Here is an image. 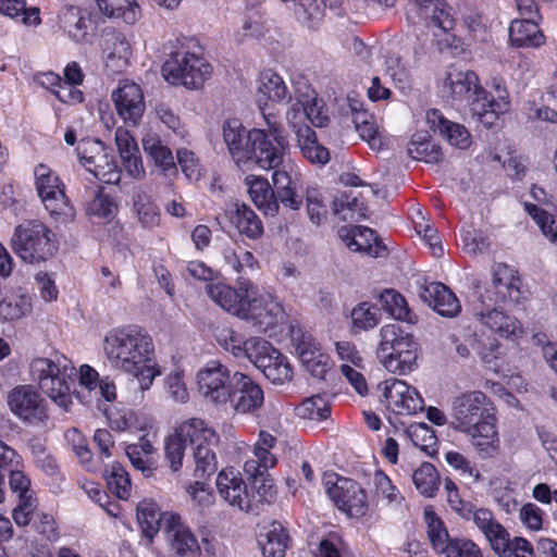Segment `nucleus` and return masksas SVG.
<instances>
[{"mask_svg":"<svg viewBox=\"0 0 557 557\" xmlns=\"http://www.w3.org/2000/svg\"><path fill=\"white\" fill-rule=\"evenodd\" d=\"M479 315L483 324L495 331L502 337L509 338L516 335L519 330L518 320L505 314L497 308H493L486 312L481 311Z\"/></svg>","mask_w":557,"mask_h":557,"instance_id":"49530a36","label":"nucleus"},{"mask_svg":"<svg viewBox=\"0 0 557 557\" xmlns=\"http://www.w3.org/2000/svg\"><path fill=\"white\" fill-rule=\"evenodd\" d=\"M350 317L356 332L374 329L380 321L379 309L367 301L358 304L351 310Z\"/></svg>","mask_w":557,"mask_h":557,"instance_id":"4d7b16f0","label":"nucleus"},{"mask_svg":"<svg viewBox=\"0 0 557 557\" xmlns=\"http://www.w3.org/2000/svg\"><path fill=\"white\" fill-rule=\"evenodd\" d=\"M296 413L301 419L321 421L329 418L331 407L324 397L313 395L304 399L302 403L296 407Z\"/></svg>","mask_w":557,"mask_h":557,"instance_id":"6e6d98bb","label":"nucleus"},{"mask_svg":"<svg viewBox=\"0 0 557 557\" xmlns=\"http://www.w3.org/2000/svg\"><path fill=\"white\" fill-rule=\"evenodd\" d=\"M231 209L230 219L238 232L250 239H258L263 234V225L256 212L245 203H235Z\"/></svg>","mask_w":557,"mask_h":557,"instance_id":"ea45409f","label":"nucleus"},{"mask_svg":"<svg viewBox=\"0 0 557 557\" xmlns=\"http://www.w3.org/2000/svg\"><path fill=\"white\" fill-rule=\"evenodd\" d=\"M60 23L64 30L76 42L89 41V28L92 25L89 13L77 7L65 8L60 16Z\"/></svg>","mask_w":557,"mask_h":557,"instance_id":"f704fd0d","label":"nucleus"},{"mask_svg":"<svg viewBox=\"0 0 557 557\" xmlns=\"http://www.w3.org/2000/svg\"><path fill=\"white\" fill-rule=\"evenodd\" d=\"M525 211L533 218L543 234L553 243L557 244V225L553 216L536 205L525 202Z\"/></svg>","mask_w":557,"mask_h":557,"instance_id":"052dcab7","label":"nucleus"},{"mask_svg":"<svg viewBox=\"0 0 557 557\" xmlns=\"http://www.w3.org/2000/svg\"><path fill=\"white\" fill-rule=\"evenodd\" d=\"M248 475L252 481V486L256 488V492L250 493V498H253L252 510H255L259 508V505L270 503L271 499L275 496L276 490L272 479H270V475L268 474V471L258 473L256 475Z\"/></svg>","mask_w":557,"mask_h":557,"instance_id":"13d9d810","label":"nucleus"},{"mask_svg":"<svg viewBox=\"0 0 557 557\" xmlns=\"http://www.w3.org/2000/svg\"><path fill=\"white\" fill-rule=\"evenodd\" d=\"M197 384L200 394L214 404L224 405L232 397V375L218 360L209 361L198 371Z\"/></svg>","mask_w":557,"mask_h":557,"instance_id":"2eb2a0df","label":"nucleus"},{"mask_svg":"<svg viewBox=\"0 0 557 557\" xmlns=\"http://www.w3.org/2000/svg\"><path fill=\"white\" fill-rule=\"evenodd\" d=\"M495 553L500 557H542V552H537V547L534 550L531 544L522 537L511 540L508 532L506 535L505 552Z\"/></svg>","mask_w":557,"mask_h":557,"instance_id":"e2e57ef3","label":"nucleus"},{"mask_svg":"<svg viewBox=\"0 0 557 557\" xmlns=\"http://www.w3.org/2000/svg\"><path fill=\"white\" fill-rule=\"evenodd\" d=\"M467 102L472 117L486 127L493 126L498 115L505 112L509 106V102L503 97H500L499 101L490 98L484 88H482V95H473Z\"/></svg>","mask_w":557,"mask_h":557,"instance_id":"7c9ffc66","label":"nucleus"},{"mask_svg":"<svg viewBox=\"0 0 557 557\" xmlns=\"http://www.w3.org/2000/svg\"><path fill=\"white\" fill-rule=\"evenodd\" d=\"M206 290L216 305L243 319L248 298L253 294V285L249 280L239 277L238 289L223 283H210Z\"/></svg>","mask_w":557,"mask_h":557,"instance_id":"aec40b11","label":"nucleus"},{"mask_svg":"<svg viewBox=\"0 0 557 557\" xmlns=\"http://www.w3.org/2000/svg\"><path fill=\"white\" fill-rule=\"evenodd\" d=\"M419 295L424 302L443 317L454 318L461 310L457 296L442 283L432 282L422 286Z\"/></svg>","mask_w":557,"mask_h":557,"instance_id":"a878e982","label":"nucleus"},{"mask_svg":"<svg viewBox=\"0 0 557 557\" xmlns=\"http://www.w3.org/2000/svg\"><path fill=\"white\" fill-rule=\"evenodd\" d=\"M326 492L335 506L348 517L360 518L367 513V493L358 482L348 478L327 480Z\"/></svg>","mask_w":557,"mask_h":557,"instance_id":"4468645a","label":"nucleus"},{"mask_svg":"<svg viewBox=\"0 0 557 557\" xmlns=\"http://www.w3.org/2000/svg\"><path fill=\"white\" fill-rule=\"evenodd\" d=\"M7 474L9 475L10 488L12 493L17 495L18 500L36 499L30 488V480L23 471L12 468Z\"/></svg>","mask_w":557,"mask_h":557,"instance_id":"338daca9","label":"nucleus"},{"mask_svg":"<svg viewBox=\"0 0 557 557\" xmlns=\"http://www.w3.org/2000/svg\"><path fill=\"white\" fill-rule=\"evenodd\" d=\"M246 350L248 360L272 383L284 384L292 380L293 370L287 358L268 341L251 337Z\"/></svg>","mask_w":557,"mask_h":557,"instance_id":"1a4fd4ad","label":"nucleus"},{"mask_svg":"<svg viewBox=\"0 0 557 557\" xmlns=\"http://www.w3.org/2000/svg\"><path fill=\"white\" fill-rule=\"evenodd\" d=\"M232 397L228 401L236 412L248 413L261 408L264 401L263 391L250 376L242 372L232 375Z\"/></svg>","mask_w":557,"mask_h":557,"instance_id":"4be33fe9","label":"nucleus"},{"mask_svg":"<svg viewBox=\"0 0 557 557\" xmlns=\"http://www.w3.org/2000/svg\"><path fill=\"white\" fill-rule=\"evenodd\" d=\"M111 99L117 115L126 124L138 125L146 109L144 92L138 84L128 79L121 81L112 91Z\"/></svg>","mask_w":557,"mask_h":557,"instance_id":"a211bd4d","label":"nucleus"},{"mask_svg":"<svg viewBox=\"0 0 557 557\" xmlns=\"http://www.w3.org/2000/svg\"><path fill=\"white\" fill-rule=\"evenodd\" d=\"M287 99L296 100L286 114L287 121L293 127L297 126L296 120L298 117H306L313 125L319 127L326 124L327 115L322 100L318 99L315 90L304 77H299L293 82V92H288Z\"/></svg>","mask_w":557,"mask_h":557,"instance_id":"9d476101","label":"nucleus"},{"mask_svg":"<svg viewBox=\"0 0 557 557\" xmlns=\"http://www.w3.org/2000/svg\"><path fill=\"white\" fill-rule=\"evenodd\" d=\"M12 413L30 425H45L49 420L46 400L33 385H18L7 396Z\"/></svg>","mask_w":557,"mask_h":557,"instance_id":"ddd939ff","label":"nucleus"},{"mask_svg":"<svg viewBox=\"0 0 557 557\" xmlns=\"http://www.w3.org/2000/svg\"><path fill=\"white\" fill-rule=\"evenodd\" d=\"M134 209L143 227L153 228L159 225L160 212L151 197L138 188L133 197Z\"/></svg>","mask_w":557,"mask_h":557,"instance_id":"de8ad7c7","label":"nucleus"},{"mask_svg":"<svg viewBox=\"0 0 557 557\" xmlns=\"http://www.w3.org/2000/svg\"><path fill=\"white\" fill-rule=\"evenodd\" d=\"M521 281L515 271L506 264H497L493 270L492 286L481 296V301L488 309L491 305L509 302L518 305L521 301Z\"/></svg>","mask_w":557,"mask_h":557,"instance_id":"f3484780","label":"nucleus"},{"mask_svg":"<svg viewBox=\"0 0 557 557\" xmlns=\"http://www.w3.org/2000/svg\"><path fill=\"white\" fill-rule=\"evenodd\" d=\"M219 442L215 431L201 419L193 418L183 422L165 443V458L172 471L182 467L187 445L191 447L195 460V475L203 479L213 474L218 469L214 448Z\"/></svg>","mask_w":557,"mask_h":557,"instance_id":"7ed1b4c3","label":"nucleus"},{"mask_svg":"<svg viewBox=\"0 0 557 557\" xmlns=\"http://www.w3.org/2000/svg\"><path fill=\"white\" fill-rule=\"evenodd\" d=\"M384 401L396 414H413L424 408V401L418 391L398 379L384 382Z\"/></svg>","mask_w":557,"mask_h":557,"instance_id":"412c9836","label":"nucleus"},{"mask_svg":"<svg viewBox=\"0 0 557 557\" xmlns=\"http://www.w3.org/2000/svg\"><path fill=\"white\" fill-rule=\"evenodd\" d=\"M171 550L180 557L194 556L199 545L189 528L183 524L181 517L176 513H166L164 518V530Z\"/></svg>","mask_w":557,"mask_h":557,"instance_id":"393cba45","label":"nucleus"},{"mask_svg":"<svg viewBox=\"0 0 557 557\" xmlns=\"http://www.w3.org/2000/svg\"><path fill=\"white\" fill-rule=\"evenodd\" d=\"M102 13L109 17L121 18L134 24L140 16V7L136 0H96Z\"/></svg>","mask_w":557,"mask_h":557,"instance_id":"c03bdc74","label":"nucleus"},{"mask_svg":"<svg viewBox=\"0 0 557 557\" xmlns=\"http://www.w3.org/2000/svg\"><path fill=\"white\" fill-rule=\"evenodd\" d=\"M412 481L419 493L426 497H433L441 484L440 474L430 462H423L413 472Z\"/></svg>","mask_w":557,"mask_h":557,"instance_id":"09e8293b","label":"nucleus"},{"mask_svg":"<svg viewBox=\"0 0 557 557\" xmlns=\"http://www.w3.org/2000/svg\"><path fill=\"white\" fill-rule=\"evenodd\" d=\"M298 147L309 162L313 164H326L330 160L329 150L320 145L315 132L308 125L296 126Z\"/></svg>","mask_w":557,"mask_h":557,"instance_id":"4c0bfd02","label":"nucleus"},{"mask_svg":"<svg viewBox=\"0 0 557 557\" xmlns=\"http://www.w3.org/2000/svg\"><path fill=\"white\" fill-rule=\"evenodd\" d=\"M521 20H515L509 27V38L517 47H539L544 42V35L539 28L534 17L521 15Z\"/></svg>","mask_w":557,"mask_h":557,"instance_id":"c9c22d12","label":"nucleus"},{"mask_svg":"<svg viewBox=\"0 0 557 557\" xmlns=\"http://www.w3.org/2000/svg\"><path fill=\"white\" fill-rule=\"evenodd\" d=\"M147 158L163 173H176V165L172 150L163 140L152 134H147L141 140Z\"/></svg>","mask_w":557,"mask_h":557,"instance_id":"e433bc0d","label":"nucleus"},{"mask_svg":"<svg viewBox=\"0 0 557 557\" xmlns=\"http://www.w3.org/2000/svg\"><path fill=\"white\" fill-rule=\"evenodd\" d=\"M386 65L385 74L394 83L395 87L401 91L410 89V76L400 58H388Z\"/></svg>","mask_w":557,"mask_h":557,"instance_id":"0e129e2a","label":"nucleus"},{"mask_svg":"<svg viewBox=\"0 0 557 557\" xmlns=\"http://www.w3.org/2000/svg\"><path fill=\"white\" fill-rule=\"evenodd\" d=\"M380 336L376 355L384 368L396 374L411 372L419 358V345L413 336L395 324L384 325L380 330Z\"/></svg>","mask_w":557,"mask_h":557,"instance_id":"423d86ee","label":"nucleus"},{"mask_svg":"<svg viewBox=\"0 0 557 557\" xmlns=\"http://www.w3.org/2000/svg\"><path fill=\"white\" fill-rule=\"evenodd\" d=\"M276 445V437L267 431H261L259 440L253 448V458L247 460L244 465L246 474H258L267 472L276 465V458L270 451Z\"/></svg>","mask_w":557,"mask_h":557,"instance_id":"473e14b6","label":"nucleus"},{"mask_svg":"<svg viewBox=\"0 0 557 557\" xmlns=\"http://www.w3.org/2000/svg\"><path fill=\"white\" fill-rule=\"evenodd\" d=\"M426 121L430 127L445 137L450 145L459 149H466L470 146L471 135L469 131L463 125L447 120L440 110H429Z\"/></svg>","mask_w":557,"mask_h":557,"instance_id":"cd10ccee","label":"nucleus"},{"mask_svg":"<svg viewBox=\"0 0 557 557\" xmlns=\"http://www.w3.org/2000/svg\"><path fill=\"white\" fill-rule=\"evenodd\" d=\"M262 114L265 120L267 129L253 128L256 133H260L264 137V141L269 144L268 151L272 156V160L280 166L284 163L288 150V140L284 133L282 124L271 113H265L262 109Z\"/></svg>","mask_w":557,"mask_h":557,"instance_id":"c756f323","label":"nucleus"},{"mask_svg":"<svg viewBox=\"0 0 557 557\" xmlns=\"http://www.w3.org/2000/svg\"><path fill=\"white\" fill-rule=\"evenodd\" d=\"M444 87L455 101L470 100L473 95H482V86L478 75L470 70L450 66L444 79Z\"/></svg>","mask_w":557,"mask_h":557,"instance_id":"bb28decb","label":"nucleus"},{"mask_svg":"<svg viewBox=\"0 0 557 557\" xmlns=\"http://www.w3.org/2000/svg\"><path fill=\"white\" fill-rule=\"evenodd\" d=\"M162 72L165 79L173 85L198 89L210 77L212 67L195 53L176 52L163 64Z\"/></svg>","mask_w":557,"mask_h":557,"instance_id":"6e6552de","label":"nucleus"},{"mask_svg":"<svg viewBox=\"0 0 557 557\" xmlns=\"http://www.w3.org/2000/svg\"><path fill=\"white\" fill-rule=\"evenodd\" d=\"M32 311V298L28 295L0 296V318L18 320Z\"/></svg>","mask_w":557,"mask_h":557,"instance_id":"864d4df0","label":"nucleus"},{"mask_svg":"<svg viewBox=\"0 0 557 557\" xmlns=\"http://www.w3.org/2000/svg\"><path fill=\"white\" fill-rule=\"evenodd\" d=\"M246 184L251 200L265 215L275 216L278 213L276 190L268 180L260 176H247Z\"/></svg>","mask_w":557,"mask_h":557,"instance_id":"72a5a7b5","label":"nucleus"},{"mask_svg":"<svg viewBox=\"0 0 557 557\" xmlns=\"http://www.w3.org/2000/svg\"><path fill=\"white\" fill-rule=\"evenodd\" d=\"M168 512H160L157 503L144 499L137 505V521L143 534L152 540L161 529L164 530V518Z\"/></svg>","mask_w":557,"mask_h":557,"instance_id":"79ce46f5","label":"nucleus"},{"mask_svg":"<svg viewBox=\"0 0 557 557\" xmlns=\"http://www.w3.org/2000/svg\"><path fill=\"white\" fill-rule=\"evenodd\" d=\"M109 424L116 431L141 430L143 425L134 411L129 409H116L108 413Z\"/></svg>","mask_w":557,"mask_h":557,"instance_id":"69168bd1","label":"nucleus"},{"mask_svg":"<svg viewBox=\"0 0 557 557\" xmlns=\"http://www.w3.org/2000/svg\"><path fill=\"white\" fill-rule=\"evenodd\" d=\"M36 191L46 210L52 215L72 216L73 207L65 195L64 184L48 165L40 163L34 169Z\"/></svg>","mask_w":557,"mask_h":557,"instance_id":"f8f14e48","label":"nucleus"},{"mask_svg":"<svg viewBox=\"0 0 557 557\" xmlns=\"http://www.w3.org/2000/svg\"><path fill=\"white\" fill-rule=\"evenodd\" d=\"M289 536L278 521H273L264 534H260L259 544L263 557H285Z\"/></svg>","mask_w":557,"mask_h":557,"instance_id":"a19ab883","label":"nucleus"},{"mask_svg":"<svg viewBox=\"0 0 557 557\" xmlns=\"http://www.w3.org/2000/svg\"><path fill=\"white\" fill-rule=\"evenodd\" d=\"M103 350L113 368L136 377L141 392L149 389L154 377L160 374L153 359L152 338L141 327L110 330L103 338Z\"/></svg>","mask_w":557,"mask_h":557,"instance_id":"f257e3e1","label":"nucleus"},{"mask_svg":"<svg viewBox=\"0 0 557 557\" xmlns=\"http://www.w3.org/2000/svg\"><path fill=\"white\" fill-rule=\"evenodd\" d=\"M461 517L474 522L494 552H505L507 530L495 520L491 510L471 505L461 509Z\"/></svg>","mask_w":557,"mask_h":557,"instance_id":"5701e85b","label":"nucleus"},{"mask_svg":"<svg viewBox=\"0 0 557 557\" xmlns=\"http://www.w3.org/2000/svg\"><path fill=\"white\" fill-rule=\"evenodd\" d=\"M288 168L289 165L284 160L282 165L272 169V182L276 190V199L278 205L282 203L285 208L299 210L302 206V197L297 193L296 184Z\"/></svg>","mask_w":557,"mask_h":557,"instance_id":"2f4dec72","label":"nucleus"},{"mask_svg":"<svg viewBox=\"0 0 557 557\" xmlns=\"http://www.w3.org/2000/svg\"><path fill=\"white\" fill-rule=\"evenodd\" d=\"M259 94L272 101H283L288 97L283 78L271 70L261 73L258 86Z\"/></svg>","mask_w":557,"mask_h":557,"instance_id":"8fccbe9b","label":"nucleus"},{"mask_svg":"<svg viewBox=\"0 0 557 557\" xmlns=\"http://www.w3.org/2000/svg\"><path fill=\"white\" fill-rule=\"evenodd\" d=\"M408 153L412 159L426 163H438L444 159L442 148L424 134L412 136L408 144Z\"/></svg>","mask_w":557,"mask_h":557,"instance_id":"a18cd8bd","label":"nucleus"},{"mask_svg":"<svg viewBox=\"0 0 557 557\" xmlns=\"http://www.w3.org/2000/svg\"><path fill=\"white\" fill-rule=\"evenodd\" d=\"M216 487L221 497L231 506L244 511H252L253 498L238 472L232 468L222 470L216 479Z\"/></svg>","mask_w":557,"mask_h":557,"instance_id":"b1692460","label":"nucleus"},{"mask_svg":"<svg viewBox=\"0 0 557 557\" xmlns=\"http://www.w3.org/2000/svg\"><path fill=\"white\" fill-rule=\"evenodd\" d=\"M244 320L252 321L261 331H268L283 323L285 312L282 305L271 294H253L248 298Z\"/></svg>","mask_w":557,"mask_h":557,"instance_id":"6ab92c4d","label":"nucleus"},{"mask_svg":"<svg viewBox=\"0 0 557 557\" xmlns=\"http://www.w3.org/2000/svg\"><path fill=\"white\" fill-rule=\"evenodd\" d=\"M108 487L121 499H127L131 495V479L128 472L119 462L112 463L104 471Z\"/></svg>","mask_w":557,"mask_h":557,"instance_id":"3c124183","label":"nucleus"},{"mask_svg":"<svg viewBox=\"0 0 557 557\" xmlns=\"http://www.w3.org/2000/svg\"><path fill=\"white\" fill-rule=\"evenodd\" d=\"M450 426L470 435L473 446L484 457L492 456L498 444L495 408L481 391L456 396L451 403Z\"/></svg>","mask_w":557,"mask_h":557,"instance_id":"f03ea898","label":"nucleus"},{"mask_svg":"<svg viewBox=\"0 0 557 557\" xmlns=\"http://www.w3.org/2000/svg\"><path fill=\"white\" fill-rule=\"evenodd\" d=\"M115 145L123 161L125 171L134 178L144 177L145 168L140 157L139 148L136 140L126 128H116Z\"/></svg>","mask_w":557,"mask_h":557,"instance_id":"c85d7f7f","label":"nucleus"},{"mask_svg":"<svg viewBox=\"0 0 557 557\" xmlns=\"http://www.w3.org/2000/svg\"><path fill=\"white\" fill-rule=\"evenodd\" d=\"M52 231L39 220H27L14 228L11 248L24 262L37 264L52 258L58 250Z\"/></svg>","mask_w":557,"mask_h":557,"instance_id":"0eeeda50","label":"nucleus"},{"mask_svg":"<svg viewBox=\"0 0 557 557\" xmlns=\"http://www.w3.org/2000/svg\"><path fill=\"white\" fill-rule=\"evenodd\" d=\"M77 153L82 164L87 171L106 183L120 181V172L113 160V156L99 139H82Z\"/></svg>","mask_w":557,"mask_h":557,"instance_id":"dca6fc26","label":"nucleus"},{"mask_svg":"<svg viewBox=\"0 0 557 557\" xmlns=\"http://www.w3.org/2000/svg\"><path fill=\"white\" fill-rule=\"evenodd\" d=\"M332 210L335 215H341L342 220L347 221L354 220L356 214L358 218H364L367 208L357 197L342 193L334 198Z\"/></svg>","mask_w":557,"mask_h":557,"instance_id":"5fc2aeb1","label":"nucleus"},{"mask_svg":"<svg viewBox=\"0 0 557 557\" xmlns=\"http://www.w3.org/2000/svg\"><path fill=\"white\" fill-rule=\"evenodd\" d=\"M223 140L235 165L242 171L256 168L269 171L278 165L268 151L269 144L255 129H247L239 121L231 120L223 124Z\"/></svg>","mask_w":557,"mask_h":557,"instance_id":"20e7f679","label":"nucleus"},{"mask_svg":"<svg viewBox=\"0 0 557 557\" xmlns=\"http://www.w3.org/2000/svg\"><path fill=\"white\" fill-rule=\"evenodd\" d=\"M349 249L363 251L371 257L382 258L387 256V247L376 233L366 226H356L352 238L347 243Z\"/></svg>","mask_w":557,"mask_h":557,"instance_id":"58836bf2","label":"nucleus"},{"mask_svg":"<svg viewBox=\"0 0 557 557\" xmlns=\"http://www.w3.org/2000/svg\"><path fill=\"white\" fill-rule=\"evenodd\" d=\"M428 535L441 557H482L476 544L466 539H453L444 522L432 510H424Z\"/></svg>","mask_w":557,"mask_h":557,"instance_id":"9b49d317","label":"nucleus"},{"mask_svg":"<svg viewBox=\"0 0 557 557\" xmlns=\"http://www.w3.org/2000/svg\"><path fill=\"white\" fill-rule=\"evenodd\" d=\"M379 301L382 308L388 312L396 320L414 324L418 318L408 307V304L403 295L394 289H385L379 296Z\"/></svg>","mask_w":557,"mask_h":557,"instance_id":"37998d69","label":"nucleus"},{"mask_svg":"<svg viewBox=\"0 0 557 557\" xmlns=\"http://www.w3.org/2000/svg\"><path fill=\"white\" fill-rule=\"evenodd\" d=\"M33 380L40 389L64 411L73 404L71 387L74 384L75 367L65 356L55 359L37 358L30 363Z\"/></svg>","mask_w":557,"mask_h":557,"instance_id":"39448f33","label":"nucleus"},{"mask_svg":"<svg viewBox=\"0 0 557 557\" xmlns=\"http://www.w3.org/2000/svg\"><path fill=\"white\" fill-rule=\"evenodd\" d=\"M0 13L17 18L25 25H36L40 22L39 10L27 9L25 0H0Z\"/></svg>","mask_w":557,"mask_h":557,"instance_id":"603ef678","label":"nucleus"},{"mask_svg":"<svg viewBox=\"0 0 557 557\" xmlns=\"http://www.w3.org/2000/svg\"><path fill=\"white\" fill-rule=\"evenodd\" d=\"M356 104H350L352 111V122L356 131L363 140L370 141L375 138L376 124L374 117L367 111L359 110Z\"/></svg>","mask_w":557,"mask_h":557,"instance_id":"680f3d73","label":"nucleus"},{"mask_svg":"<svg viewBox=\"0 0 557 557\" xmlns=\"http://www.w3.org/2000/svg\"><path fill=\"white\" fill-rule=\"evenodd\" d=\"M216 338L224 349L232 352L235 357L245 356L248 359V352L246 350L248 339L243 341L231 329H222L216 335Z\"/></svg>","mask_w":557,"mask_h":557,"instance_id":"774afa93","label":"nucleus"},{"mask_svg":"<svg viewBox=\"0 0 557 557\" xmlns=\"http://www.w3.org/2000/svg\"><path fill=\"white\" fill-rule=\"evenodd\" d=\"M469 344L473 351H475L482 362H484L488 368L496 370V359H497V349L498 342L494 337L478 338L475 335L469 336Z\"/></svg>","mask_w":557,"mask_h":557,"instance_id":"bf43d9fd","label":"nucleus"}]
</instances>
